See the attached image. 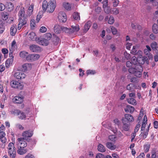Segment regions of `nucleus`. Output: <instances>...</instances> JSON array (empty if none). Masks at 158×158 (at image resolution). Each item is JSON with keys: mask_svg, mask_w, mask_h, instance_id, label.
Returning a JSON list of instances; mask_svg holds the SVG:
<instances>
[{"mask_svg": "<svg viewBox=\"0 0 158 158\" xmlns=\"http://www.w3.org/2000/svg\"><path fill=\"white\" fill-rule=\"evenodd\" d=\"M56 5V0H50L48 3L47 1L44 0L43 2L42 8L44 10H47V11L52 13L54 10Z\"/></svg>", "mask_w": 158, "mask_h": 158, "instance_id": "obj_1", "label": "nucleus"}, {"mask_svg": "<svg viewBox=\"0 0 158 158\" xmlns=\"http://www.w3.org/2000/svg\"><path fill=\"white\" fill-rule=\"evenodd\" d=\"M143 68L141 65H137L135 68H131L128 69L129 72L133 74L135 76L138 77H140L142 76L143 72Z\"/></svg>", "mask_w": 158, "mask_h": 158, "instance_id": "obj_2", "label": "nucleus"}, {"mask_svg": "<svg viewBox=\"0 0 158 158\" xmlns=\"http://www.w3.org/2000/svg\"><path fill=\"white\" fill-rule=\"evenodd\" d=\"M7 151L8 155L12 158H15L16 156V149L14 144L12 142L10 143L7 148Z\"/></svg>", "mask_w": 158, "mask_h": 158, "instance_id": "obj_3", "label": "nucleus"}, {"mask_svg": "<svg viewBox=\"0 0 158 158\" xmlns=\"http://www.w3.org/2000/svg\"><path fill=\"white\" fill-rule=\"evenodd\" d=\"M14 77L18 80L23 79L26 77V75L22 71L20 70L15 71L13 72Z\"/></svg>", "mask_w": 158, "mask_h": 158, "instance_id": "obj_4", "label": "nucleus"}, {"mask_svg": "<svg viewBox=\"0 0 158 158\" xmlns=\"http://www.w3.org/2000/svg\"><path fill=\"white\" fill-rule=\"evenodd\" d=\"M57 18L59 21L60 23H65L67 19L66 15L63 11H60L59 13Z\"/></svg>", "mask_w": 158, "mask_h": 158, "instance_id": "obj_5", "label": "nucleus"}, {"mask_svg": "<svg viewBox=\"0 0 158 158\" xmlns=\"http://www.w3.org/2000/svg\"><path fill=\"white\" fill-rule=\"evenodd\" d=\"M11 86L14 88H17L19 89H22L23 85L21 83L16 81H12L10 82Z\"/></svg>", "mask_w": 158, "mask_h": 158, "instance_id": "obj_6", "label": "nucleus"}, {"mask_svg": "<svg viewBox=\"0 0 158 158\" xmlns=\"http://www.w3.org/2000/svg\"><path fill=\"white\" fill-rule=\"evenodd\" d=\"M134 121V118L133 116L129 114H124V117L121 118V121H125L127 123H130Z\"/></svg>", "mask_w": 158, "mask_h": 158, "instance_id": "obj_7", "label": "nucleus"}, {"mask_svg": "<svg viewBox=\"0 0 158 158\" xmlns=\"http://www.w3.org/2000/svg\"><path fill=\"white\" fill-rule=\"evenodd\" d=\"M40 57V55L38 54H30L28 53L26 60L28 61H32L38 60Z\"/></svg>", "mask_w": 158, "mask_h": 158, "instance_id": "obj_8", "label": "nucleus"}, {"mask_svg": "<svg viewBox=\"0 0 158 158\" xmlns=\"http://www.w3.org/2000/svg\"><path fill=\"white\" fill-rule=\"evenodd\" d=\"M17 144L18 148H25L27 146V143L25 141L23 138H19L17 139Z\"/></svg>", "mask_w": 158, "mask_h": 158, "instance_id": "obj_9", "label": "nucleus"}, {"mask_svg": "<svg viewBox=\"0 0 158 158\" xmlns=\"http://www.w3.org/2000/svg\"><path fill=\"white\" fill-rule=\"evenodd\" d=\"M138 56L137 57V61L139 64H143L145 62V59L144 57H143L142 52L140 50L138 51Z\"/></svg>", "mask_w": 158, "mask_h": 158, "instance_id": "obj_10", "label": "nucleus"}, {"mask_svg": "<svg viewBox=\"0 0 158 158\" xmlns=\"http://www.w3.org/2000/svg\"><path fill=\"white\" fill-rule=\"evenodd\" d=\"M25 11L24 8L21 7L19 12V19H22L23 20L25 19L27 20L26 16L24 15Z\"/></svg>", "mask_w": 158, "mask_h": 158, "instance_id": "obj_11", "label": "nucleus"}, {"mask_svg": "<svg viewBox=\"0 0 158 158\" xmlns=\"http://www.w3.org/2000/svg\"><path fill=\"white\" fill-rule=\"evenodd\" d=\"M23 97L22 96H17L12 99L13 102L15 103H21L23 101Z\"/></svg>", "mask_w": 158, "mask_h": 158, "instance_id": "obj_12", "label": "nucleus"}, {"mask_svg": "<svg viewBox=\"0 0 158 158\" xmlns=\"http://www.w3.org/2000/svg\"><path fill=\"white\" fill-rule=\"evenodd\" d=\"M33 135V131L31 130L24 131L22 134V136L25 139L28 137H31Z\"/></svg>", "mask_w": 158, "mask_h": 158, "instance_id": "obj_13", "label": "nucleus"}, {"mask_svg": "<svg viewBox=\"0 0 158 158\" xmlns=\"http://www.w3.org/2000/svg\"><path fill=\"white\" fill-rule=\"evenodd\" d=\"M22 68L24 72L29 71L31 69V64L29 63H25L22 65Z\"/></svg>", "mask_w": 158, "mask_h": 158, "instance_id": "obj_14", "label": "nucleus"}, {"mask_svg": "<svg viewBox=\"0 0 158 158\" xmlns=\"http://www.w3.org/2000/svg\"><path fill=\"white\" fill-rule=\"evenodd\" d=\"M30 48V50L33 52H39L41 51V48L39 46L34 44L31 45Z\"/></svg>", "mask_w": 158, "mask_h": 158, "instance_id": "obj_15", "label": "nucleus"}, {"mask_svg": "<svg viewBox=\"0 0 158 158\" xmlns=\"http://www.w3.org/2000/svg\"><path fill=\"white\" fill-rule=\"evenodd\" d=\"M5 135V132L3 131H0V141L3 144H5L7 140Z\"/></svg>", "mask_w": 158, "mask_h": 158, "instance_id": "obj_16", "label": "nucleus"}, {"mask_svg": "<svg viewBox=\"0 0 158 158\" xmlns=\"http://www.w3.org/2000/svg\"><path fill=\"white\" fill-rule=\"evenodd\" d=\"M27 20H23L22 19H19V23L18 25V28L19 30H20L21 27L27 23Z\"/></svg>", "mask_w": 158, "mask_h": 158, "instance_id": "obj_17", "label": "nucleus"}, {"mask_svg": "<svg viewBox=\"0 0 158 158\" xmlns=\"http://www.w3.org/2000/svg\"><path fill=\"white\" fill-rule=\"evenodd\" d=\"M16 112L15 113L17 115H19V118L22 119L25 118L26 117V115L24 113L21 112L20 110H16Z\"/></svg>", "mask_w": 158, "mask_h": 158, "instance_id": "obj_18", "label": "nucleus"}, {"mask_svg": "<svg viewBox=\"0 0 158 158\" xmlns=\"http://www.w3.org/2000/svg\"><path fill=\"white\" fill-rule=\"evenodd\" d=\"M62 27L59 25L56 24L54 27V31L56 34L60 33L62 31Z\"/></svg>", "mask_w": 158, "mask_h": 158, "instance_id": "obj_19", "label": "nucleus"}, {"mask_svg": "<svg viewBox=\"0 0 158 158\" xmlns=\"http://www.w3.org/2000/svg\"><path fill=\"white\" fill-rule=\"evenodd\" d=\"M39 44L43 46H47L49 43V41L48 40H46L44 38L42 39L39 41Z\"/></svg>", "mask_w": 158, "mask_h": 158, "instance_id": "obj_20", "label": "nucleus"}, {"mask_svg": "<svg viewBox=\"0 0 158 158\" xmlns=\"http://www.w3.org/2000/svg\"><path fill=\"white\" fill-rule=\"evenodd\" d=\"M27 151V148H18L17 152L18 154L20 155H23L25 154Z\"/></svg>", "mask_w": 158, "mask_h": 158, "instance_id": "obj_21", "label": "nucleus"}, {"mask_svg": "<svg viewBox=\"0 0 158 158\" xmlns=\"http://www.w3.org/2000/svg\"><path fill=\"white\" fill-rule=\"evenodd\" d=\"M125 111L127 113H132L134 111V108L132 106L127 105L124 109Z\"/></svg>", "mask_w": 158, "mask_h": 158, "instance_id": "obj_22", "label": "nucleus"}, {"mask_svg": "<svg viewBox=\"0 0 158 158\" xmlns=\"http://www.w3.org/2000/svg\"><path fill=\"white\" fill-rule=\"evenodd\" d=\"M17 26L16 25H13L10 27V34L12 36L15 35L17 31Z\"/></svg>", "mask_w": 158, "mask_h": 158, "instance_id": "obj_23", "label": "nucleus"}, {"mask_svg": "<svg viewBox=\"0 0 158 158\" xmlns=\"http://www.w3.org/2000/svg\"><path fill=\"white\" fill-rule=\"evenodd\" d=\"M123 123V129L125 131H128L130 128V123L125 122V121H122Z\"/></svg>", "mask_w": 158, "mask_h": 158, "instance_id": "obj_24", "label": "nucleus"}, {"mask_svg": "<svg viewBox=\"0 0 158 158\" xmlns=\"http://www.w3.org/2000/svg\"><path fill=\"white\" fill-rule=\"evenodd\" d=\"M126 88L127 90L132 92L136 88V86L134 84L131 83L127 86Z\"/></svg>", "mask_w": 158, "mask_h": 158, "instance_id": "obj_25", "label": "nucleus"}, {"mask_svg": "<svg viewBox=\"0 0 158 158\" xmlns=\"http://www.w3.org/2000/svg\"><path fill=\"white\" fill-rule=\"evenodd\" d=\"M91 24V22L90 21H88L85 23L84 28V30L85 32H86L89 29Z\"/></svg>", "mask_w": 158, "mask_h": 158, "instance_id": "obj_26", "label": "nucleus"}, {"mask_svg": "<svg viewBox=\"0 0 158 158\" xmlns=\"http://www.w3.org/2000/svg\"><path fill=\"white\" fill-rule=\"evenodd\" d=\"M6 8L9 11H11L14 9L13 4L10 2H7L6 5Z\"/></svg>", "mask_w": 158, "mask_h": 158, "instance_id": "obj_27", "label": "nucleus"}, {"mask_svg": "<svg viewBox=\"0 0 158 158\" xmlns=\"http://www.w3.org/2000/svg\"><path fill=\"white\" fill-rule=\"evenodd\" d=\"M11 58L10 59H8L6 62V67L8 68L12 64L13 60L14 57L11 56Z\"/></svg>", "mask_w": 158, "mask_h": 158, "instance_id": "obj_28", "label": "nucleus"}, {"mask_svg": "<svg viewBox=\"0 0 158 158\" xmlns=\"http://www.w3.org/2000/svg\"><path fill=\"white\" fill-rule=\"evenodd\" d=\"M28 54V53L26 51H22L20 52L19 56L21 58L26 60Z\"/></svg>", "mask_w": 158, "mask_h": 158, "instance_id": "obj_29", "label": "nucleus"}, {"mask_svg": "<svg viewBox=\"0 0 158 158\" xmlns=\"http://www.w3.org/2000/svg\"><path fill=\"white\" fill-rule=\"evenodd\" d=\"M72 29L71 28V33L78 31L79 29V26L78 25H76L75 26H72Z\"/></svg>", "mask_w": 158, "mask_h": 158, "instance_id": "obj_30", "label": "nucleus"}, {"mask_svg": "<svg viewBox=\"0 0 158 158\" xmlns=\"http://www.w3.org/2000/svg\"><path fill=\"white\" fill-rule=\"evenodd\" d=\"M147 117L146 115L144 116L143 119L142 123V124L141 127V131H143L145 130V128L146 124H147Z\"/></svg>", "mask_w": 158, "mask_h": 158, "instance_id": "obj_31", "label": "nucleus"}, {"mask_svg": "<svg viewBox=\"0 0 158 158\" xmlns=\"http://www.w3.org/2000/svg\"><path fill=\"white\" fill-rule=\"evenodd\" d=\"M106 146L107 148L111 150H114L116 148L115 145L109 142L106 143Z\"/></svg>", "mask_w": 158, "mask_h": 158, "instance_id": "obj_32", "label": "nucleus"}, {"mask_svg": "<svg viewBox=\"0 0 158 158\" xmlns=\"http://www.w3.org/2000/svg\"><path fill=\"white\" fill-rule=\"evenodd\" d=\"M140 135L143 137V139L146 138L148 134V129H146L145 130H143V131H142Z\"/></svg>", "mask_w": 158, "mask_h": 158, "instance_id": "obj_33", "label": "nucleus"}, {"mask_svg": "<svg viewBox=\"0 0 158 158\" xmlns=\"http://www.w3.org/2000/svg\"><path fill=\"white\" fill-rule=\"evenodd\" d=\"M63 6L65 9L68 10H71V7L70 4L66 2L63 3Z\"/></svg>", "mask_w": 158, "mask_h": 158, "instance_id": "obj_34", "label": "nucleus"}, {"mask_svg": "<svg viewBox=\"0 0 158 158\" xmlns=\"http://www.w3.org/2000/svg\"><path fill=\"white\" fill-rule=\"evenodd\" d=\"M98 150L101 152H104L106 151L105 148L101 144H99L98 147Z\"/></svg>", "mask_w": 158, "mask_h": 158, "instance_id": "obj_35", "label": "nucleus"}, {"mask_svg": "<svg viewBox=\"0 0 158 158\" xmlns=\"http://www.w3.org/2000/svg\"><path fill=\"white\" fill-rule=\"evenodd\" d=\"M34 8V5L31 4L29 6L28 10V15L29 16H30L32 14L33 11V9Z\"/></svg>", "mask_w": 158, "mask_h": 158, "instance_id": "obj_36", "label": "nucleus"}, {"mask_svg": "<svg viewBox=\"0 0 158 158\" xmlns=\"http://www.w3.org/2000/svg\"><path fill=\"white\" fill-rule=\"evenodd\" d=\"M35 33L34 32H31L28 35V38L31 40L33 41L35 39Z\"/></svg>", "mask_w": 158, "mask_h": 158, "instance_id": "obj_37", "label": "nucleus"}, {"mask_svg": "<svg viewBox=\"0 0 158 158\" xmlns=\"http://www.w3.org/2000/svg\"><path fill=\"white\" fill-rule=\"evenodd\" d=\"M137 51V47L135 46H133L131 52V53L135 55H138V52Z\"/></svg>", "mask_w": 158, "mask_h": 158, "instance_id": "obj_38", "label": "nucleus"}, {"mask_svg": "<svg viewBox=\"0 0 158 158\" xmlns=\"http://www.w3.org/2000/svg\"><path fill=\"white\" fill-rule=\"evenodd\" d=\"M128 103L133 105H135L136 104V100L133 98H131L127 99Z\"/></svg>", "mask_w": 158, "mask_h": 158, "instance_id": "obj_39", "label": "nucleus"}, {"mask_svg": "<svg viewBox=\"0 0 158 158\" xmlns=\"http://www.w3.org/2000/svg\"><path fill=\"white\" fill-rule=\"evenodd\" d=\"M152 30L155 33H158V26L156 24H154L152 26Z\"/></svg>", "mask_w": 158, "mask_h": 158, "instance_id": "obj_40", "label": "nucleus"}, {"mask_svg": "<svg viewBox=\"0 0 158 158\" xmlns=\"http://www.w3.org/2000/svg\"><path fill=\"white\" fill-rule=\"evenodd\" d=\"M74 19L77 20H79L80 19V15L77 12H74L73 14Z\"/></svg>", "mask_w": 158, "mask_h": 158, "instance_id": "obj_41", "label": "nucleus"}, {"mask_svg": "<svg viewBox=\"0 0 158 158\" xmlns=\"http://www.w3.org/2000/svg\"><path fill=\"white\" fill-rule=\"evenodd\" d=\"M146 48L144 50V53L146 55H148L151 51L150 47L148 45L146 46Z\"/></svg>", "mask_w": 158, "mask_h": 158, "instance_id": "obj_42", "label": "nucleus"}, {"mask_svg": "<svg viewBox=\"0 0 158 158\" xmlns=\"http://www.w3.org/2000/svg\"><path fill=\"white\" fill-rule=\"evenodd\" d=\"M103 7L104 9L105 13L106 14H108L111 12V9L109 7L107 6H103Z\"/></svg>", "mask_w": 158, "mask_h": 158, "instance_id": "obj_43", "label": "nucleus"}, {"mask_svg": "<svg viewBox=\"0 0 158 158\" xmlns=\"http://www.w3.org/2000/svg\"><path fill=\"white\" fill-rule=\"evenodd\" d=\"M62 31L66 33L69 34L71 33V28H69L66 27H62Z\"/></svg>", "mask_w": 158, "mask_h": 158, "instance_id": "obj_44", "label": "nucleus"}, {"mask_svg": "<svg viewBox=\"0 0 158 158\" xmlns=\"http://www.w3.org/2000/svg\"><path fill=\"white\" fill-rule=\"evenodd\" d=\"M158 45L157 43L156 42H153L151 44V47L153 50H155L157 47H158Z\"/></svg>", "mask_w": 158, "mask_h": 158, "instance_id": "obj_45", "label": "nucleus"}, {"mask_svg": "<svg viewBox=\"0 0 158 158\" xmlns=\"http://www.w3.org/2000/svg\"><path fill=\"white\" fill-rule=\"evenodd\" d=\"M52 35L50 33H46L44 35V38L46 39V40H48V41H49Z\"/></svg>", "mask_w": 158, "mask_h": 158, "instance_id": "obj_46", "label": "nucleus"}, {"mask_svg": "<svg viewBox=\"0 0 158 158\" xmlns=\"http://www.w3.org/2000/svg\"><path fill=\"white\" fill-rule=\"evenodd\" d=\"M16 42L15 40H14L11 43V47L10 48V51H13L15 50V47Z\"/></svg>", "mask_w": 158, "mask_h": 158, "instance_id": "obj_47", "label": "nucleus"}, {"mask_svg": "<svg viewBox=\"0 0 158 158\" xmlns=\"http://www.w3.org/2000/svg\"><path fill=\"white\" fill-rule=\"evenodd\" d=\"M150 148V145L149 144H147L144 145V150L145 152H148Z\"/></svg>", "mask_w": 158, "mask_h": 158, "instance_id": "obj_48", "label": "nucleus"}, {"mask_svg": "<svg viewBox=\"0 0 158 158\" xmlns=\"http://www.w3.org/2000/svg\"><path fill=\"white\" fill-rule=\"evenodd\" d=\"M109 139L112 142H115L116 140V137L115 135H112L109 136Z\"/></svg>", "mask_w": 158, "mask_h": 158, "instance_id": "obj_49", "label": "nucleus"}, {"mask_svg": "<svg viewBox=\"0 0 158 158\" xmlns=\"http://www.w3.org/2000/svg\"><path fill=\"white\" fill-rule=\"evenodd\" d=\"M35 23L34 19H31L30 21V26L31 29H33L35 27Z\"/></svg>", "mask_w": 158, "mask_h": 158, "instance_id": "obj_50", "label": "nucleus"}, {"mask_svg": "<svg viewBox=\"0 0 158 158\" xmlns=\"http://www.w3.org/2000/svg\"><path fill=\"white\" fill-rule=\"evenodd\" d=\"M132 62L133 64H137L138 62L137 61V58L135 56H133L132 58Z\"/></svg>", "mask_w": 158, "mask_h": 158, "instance_id": "obj_51", "label": "nucleus"}, {"mask_svg": "<svg viewBox=\"0 0 158 158\" xmlns=\"http://www.w3.org/2000/svg\"><path fill=\"white\" fill-rule=\"evenodd\" d=\"M7 99V98L6 96V95L5 94H3L2 95L1 99L0 100V102H2H2H5V101Z\"/></svg>", "mask_w": 158, "mask_h": 158, "instance_id": "obj_52", "label": "nucleus"}, {"mask_svg": "<svg viewBox=\"0 0 158 158\" xmlns=\"http://www.w3.org/2000/svg\"><path fill=\"white\" fill-rule=\"evenodd\" d=\"M114 22V19L113 17L110 16L108 21V23L110 24H112Z\"/></svg>", "mask_w": 158, "mask_h": 158, "instance_id": "obj_53", "label": "nucleus"}, {"mask_svg": "<svg viewBox=\"0 0 158 158\" xmlns=\"http://www.w3.org/2000/svg\"><path fill=\"white\" fill-rule=\"evenodd\" d=\"M125 57L127 60H129L131 58V56L130 54L128 53L127 52H125L124 53Z\"/></svg>", "mask_w": 158, "mask_h": 158, "instance_id": "obj_54", "label": "nucleus"}, {"mask_svg": "<svg viewBox=\"0 0 158 158\" xmlns=\"http://www.w3.org/2000/svg\"><path fill=\"white\" fill-rule=\"evenodd\" d=\"M111 29L113 34L114 35H116L117 32V31L116 28L113 27H111Z\"/></svg>", "mask_w": 158, "mask_h": 158, "instance_id": "obj_55", "label": "nucleus"}, {"mask_svg": "<svg viewBox=\"0 0 158 158\" xmlns=\"http://www.w3.org/2000/svg\"><path fill=\"white\" fill-rule=\"evenodd\" d=\"M8 18V15L6 13H3L2 15V18L3 20H6Z\"/></svg>", "mask_w": 158, "mask_h": 158, "instance_id": "obj_56", "label": "nucleus"}, {"mask_svg": "<svg viewBox=\"0 0 158 158\" xmlns=\"http://www.w3.org/2000/svg\"><path fill=\"white\" fill-rule=\"evenodd\" d=\"M150 2L154 6H156L158 4V0H150Z\"/></svg>", "mask_w": 158, "mask_h": 158, "instance_id": "obj_57", "label": "nucleus"}, {"mask_svg": "<svg viewBox=\"0 0 158 158\" xmlns=\"http://www.w3.org/2000/svg\"><path fill=\"white\" fill-rule=\"evenodd\" d=\"M47 30V28L44 26L41 27L40 29V31L42 33H44Z\"/></svg>", "mask_w": 158, "mask_h": 158, "instance_id": "obj_58", "label": "nucleus"}, {"mask_svg": "<svg viewBox=\"0 0 158 158\" xmlns=\"http://www.w3.org/2000/svg\"><path fill=\"white\" fill-rule=\"evenodd\" d=\"M86 72L87 75L89 74L93 75L95 74L96 73V72L95 71L90 70H87Z\"/></svg>", "mask_w": 158, "mask_h": 158, "instance_id": "obj_59", "label": "nucleus"}, {"mask_svg": "<svg viewBox=\"0 0 158 158\" xmlns=\"http://www.w3.org/2000/svg\"><path fill=\"white\" fill-rule=\"evenodd\" d=\"M132 45V44L131 43H129L127 42L126 44V48L129 50L131 48V47Z\"/></svg>", "mask_w": 158, "mask_h": 158, "instance_id": "obj_60", "label": "nucleus"}, {"mask_svg": "<svg viewBox=\"0 0 158 158\" xmlns=\"http://www.w3.org/2000/svg\"><path fill=\"white\" fill-rule=\"evenodd\" d=\"M140 123H139V122L138 124L136 125L134 130L135 132H137L139 130L140 126Z\"/></svg>", "mask_w": 158, "mask_h": 158, "instance_id": "obj_61", "label": "nucleus"}, {"mask_svg": "<svg viewBox=\"0 0 158 158\" xmlns=\"http://www.w3.org/2000/svg\"><path fill=\"white\" fill-rule=\"evenodd\" d=\"M119 3L118 0H113V4L114 7L117 6Z\"/></svg>", "mask_w": 158, "mask_h": 158, "instance_id": "obj_62", "label": "nucleus"}, {"mask_svg": "<svg viewBox=\"0 0 158 158\" xmlns=\"http://www.w3.org/2000/svg\"><path fill=\"white\" fill-rule=\"evenodd\" d=\"M112 12L115 15L118 14L119 13L118 10L116 8H115L113 9L112 10Z\"/></svg>", "mask_w": 158, "mask_h": 158, "instance_id": "obj_63", "label": "nucleus"}, {"mask_svg": "<svg viewBox=\"0 0 158 158\" xmlns=\"http://www.w3.org/2000/svg\"><path fill=\"white\" fill-rule=\"evenodd\" d=\"M95 158H104V156L101 153H99L96 155Z\"/></svg>", "mask_w": 158, "mask_h": 158, "instance_id": "obj_64", "label": "nucleus"}]
</instances>
